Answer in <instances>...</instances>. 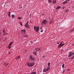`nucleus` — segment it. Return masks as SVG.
Segmentation results:
<instances>
[{"mask_svg": "<svg viewBox=\"0 0 74 74\" xmlns=\"http://www.w3.org/2000/svg\"><path fill=\"white\" fill-rule=\"evenodd\" d=\"M67 71H69V70H70V69H67Z\"/></svg>", "mask_w": 74, "mask_h": 74, "instance_id": "nucleus-43", "label": "nucleus"}, {"mask_svg": "<svg viewBox=\"0 0 74 74\" xmlns=\"http://www.w3.org/2000/svg\"><path fill=\"white\" fill-rule=\"evenodd\" d=\"M2 33H3V35H4V34H5V29H3V30Z\"/></svg>", "mask_w": 74, "mask_h": 74, "instance_id": "nucleus-17", "label": "nucleus"}, {"mask_svg": "<svg viewBox=\"0 0 74 74\" xmlns=\"http://www.w3.org/2000/svg\"><path fill=\"white\" fill-rule=\"evenodd\" d=\"M43 32V30H42L40 31V32Z\"/></svg>", "mask_w": 74, "mask_h": 74, "instance_id": "nucleus-41", "label": "nucleus"}, {"mask_svg": "<svg viewBox=\"0 0 74 74\" xmlns=\"http://www.w3.org/2000/svg\"><path fill=\"white\" fill-rule=\"evenodd\" d=\"M8 16H9L10 18H11V12H8Z\"/></svg>", "mask_w": 74, "mask_h": 74, "instance_id": "nucleus-7", "label": "nucleus"}, {"mask_svg": "<svg viewBox=\"0 0 74 74\" xmlns=\"http://www.w3.org/2000/svg\"><path fill=\"white\" fill-rule=\"evenodd\" d=\"M7 40V38H5V40Z\"/></svg>", "mask_w": 74, "mask_h": 74, "instance_id": "nucleus-46", "label": "nucleus"}, {"mask_svg": "<svg viewBox=\"0 0 74 74\" xmlns=\"http://www.w3.org/2000/svg\"><path fill=\"white\" fill-rule=\"evenodd\" d=\"M71 31L72 32H74V28H73L71 30Z\"/></svg>", "mask_w": 74, "mask_h": 74, "instance_id": "nucleus-24", "label": "nucleus"}, {"mask_svg": "<svg viewBox=\"0 0 74 74\" xmlns=\"http://www.w3.org/2000/svg\"><path fill=\"white\" fill-rule=\"evenodd\" d=\"M21 34L24 35L26 33V31L25 29L21 30Z\"/></svg>", "mask_w": 74, "mask_h": 74, "instance_id": "nucleus-3", "label": "nucleus"}, {"mask_svg": "<svg viewBox=\"0 0 74 74\" xmlns=\"http://www.w3.org/2000/svg\"><path fill=\"white\" fill-rule=\"evenodd\" d=\"M8 48L9 49H11V46H10L9 45Z\"/></svg>", "mask_w": 74, "mask_h": 74, "instance_id": "nucleus-22", "label": "nucleus"}, {"mask_svg": "<svg viewBox=\"0 0 74 74\" xmlns=\"http://www.w3.org/2000/svg\"><path fill=\"white\" fill-rule=\"evenodd\" d=\"M33 74H36V73L35 72H32Z\"/></svg>", "mask_w": 74, "mask_h": 74, "instance_id": "nucleus-31", "label": "nucleus"}, {"mask_svg": "<svg viewBox=\"0 0 74 74\" xmlns=\"http://www.w3.org/2000/svg\"><path fill=\"white\" fill-rule=\"evenodd\" d=\"M65 11V12H69V10L67 9Z\"/></svg>", "mask_w": 74, "mask_h": 74, "instance_id": "nucleus-26", "label": "nucleus"}, {"mask_svg": "<svg viewBox=\"0 0 74 74\" xmlns=\"http://www.w3.org/2000/svg\"><path fill=\"white\" fill-rule=\"evenodd\" d=\"M20 6H21V5H19V7H20Z\"/></svg>", "mask_w": 74, "mask_h": 74, "instance_id": "nucleus-50", "label": "nucleus"}, {"mask_svg": "<svg viewBox=\"0 0 74 74\" xmlns=\"http://www.w3.org/2000/svg\"><path fill=\"white\" fill-rule=\"evenodd\" d=\"M50 64H51V63L50 62H48L47 63V65H48V67H49Z\"/></svg>", "mask_w": 74, "mask_h": 74, "instance_id": "nucleus-18", "label": "nucleus"}, {"mask_svg": "<svg viewBox=\"0 0 74 74\" xmlns=\"http://www.w3.org/2000/svg\"><path fill=\"white\" fill-rule=\"evenodd\" d=\"M71 54H69V55H68V57L69 58H70V57H71Z\"/></svg>", "mask_w": 74, "mask_h": 74, "instance_id": "nucleus-29", "label": "nucleus"}, {"mask_svg": "<svg viewBox=\"0 0 74 74\" xmlns=\"http://www.w3.org/2000/svg\"><path fill=\"white\" fill-rule=\"evenodd\" d=\"M59 48H61V47H62L61 46H60L59 47Z\"/></svg>", "mask_w": 74, "mask_h": 74, "instance_id": "nucleus-44", "label": "nucleus"}, {"mask_svg": "<svg viewBox=\"0 0 74 74\" xmlns=\"http://www.w3.org/2000/svg\"><path fill=\"white\" fill-rule=\"evenodd\" d=\"M65 8V7L64 6H63L62 7V9H64Z\"/></svg>", "mask_w": 74, "mask_h": 74, "instance_id": "nucleus-32", "label": "nucleus"}, {"mask_svg": "<svg viewBox=\"0 0 74 74\" xmlns=\"http://www.w3.org/2000/svg\"><path fill=\"white\" fill-rule=\"evenodd\" d=\"M71 0H68V1H70Z\"/></svg>", "mask_w": 74, "mask_h": 74, "instance_id": "nucleus-52", "label": "nucleus"}, {"mask_svg": "<svg viewBox=\"0 0 74 74\" xmlns=\"http://www.w3.org/2000/svg\"><path fill=\"white\" fill-rule=\"evenodd\" d=\"M74 54V53H72L71 54V56H72V55H73Z\"/></svg>", "mask_w": 74, "mask_h": 74, "instance_id": "nucleus-30", "label": "nucleus"}, {"mask_svg": "<svg viewBox=\"0 0 74 74\" xmlns=\"http://www.w3.org/2000/svg\"><path fill=\"white\" fill-rule=\"evenodd\" d=\"M65 71V70H63V73H64Z\"/></svg>", "mask_w": 74, "mask_h": 74, "instance_id": "nucleus-37", "label": "nucleus"}, {"mask_svg": "<svg viewBox=\"0 0 74 74\" xmlns=\"http://www.w3.org/2000/svg\"><path fill=\"white\" fill-rule=\"evenodd\" d=\"M67 0H66V1H65L63 2L62 3V4H66V3H67Z\"/></svg>", "mask_w": 74, "mask_h": 74, "instance_id": "nucleus-10", "label": "nucleus"}, {"mask_svg": "<svg viewBox=\"0 0 74 74\" xmlns=\"http://www.w3.org/2000/svg\"><path fill=\"white\" fill-rule=\"evenodd\" d=\"M8 34L7 33H5V34H4V35H5V34Z\"/></svg>", "mask_w": 74, "mask_h": 74, "instance_id": "nucleus-39", "label": "nucleus"}, {"mask_svg": "<svg viewBox=\"0 0 74 74\" xmlns=\"http://www.w3.org/2000/svg\"><path fill=\"white\" fill-rule=\"evenodd\" d=\"M64 64H62V68H64Z\"/></svg>", "mask_w": 74, "mask_h": 74, "instance_id": "nucleus-25", "label": "nucleus"}, {"mask_svg": "<svg viewBox=\"0 0 74 74\" xmlns=\"http://www.w3.org/2000/svg\"><path fill=\"white\" fill-rule=\"evenodd\" d=\"M52 3L53 4H55L56 3V0H52Z\"/></svg>", "mask_w": 74, "mask_h": 74, "instance_id": "nucleus-8", "label": "nucleus"}, {"mask_svg": "<svg viewBox=\"0 0 74 74\" xmlns=\"http://www.w3.org/2000/svg\"><path fill=\"white\" fill-rule=\"evenodd\" d=\"M20 8H22V6H20Z\"/></svg>", "mask_w": 74, "mask_h": 74, "instance_id": "nucleus-40", "label": "nucleus"}, {"mask_svg": "<svg viewBox=\"0 0 74 74\" xmlns=\"http://www.w3.org/2000/svg\"><path fill=\"white\" fill-rule=\"evenodd\" d=\"M52 0H48V1H49V3H52Z\"/></svg>", "mask_w": 74, "mask_h": 74, "instance_id": "nucleus-23", "label": "nucleus"}, {"mask_svg": "<svg viewBox=\"0 0 74 74\" xmlns=\"http://www.w3.org/2000/svg\"><path fill=\"white\" fill-rule=\"evenodd\" d=\"M62 44V42L60 43V45L58 46V47H59L60 46V45H61Z\"/></svg>", "mask_w": 74, "mask_h": 74, "instance_id": "nucleus-20", "label": "nucleus"}, {"mask_svg": "<svg viewBox=\"0 0 74 74\" xmlns=\"http://www.w3.org/2000/svg\"><path fill=\"white\" fill-rule=\"evenodd\" d=\"M61 8V6H58L56 8V10H58V9H60Z\"/></svg>", "mask_w": 74, "mask_h": 74, "instance_id": "nucleus-13", "label": "nucleus"}, {"mask_svg": "<svg viewBox=\"0 0 74 74\" xmlns=\"http://www.w3.org/2000/svg\"><path fill=\"white\" fill-rule=\"evenodd\" d=\"M42 15H44V14H42Z\"/></svg>", "mask_w": 74, "mask_h": 74, "instance_id": "nucleus-51", "label": "nucleus"}, {"mask_svg": "<svg viewBox=\"0 0 74 74\" xmlns=\"http://www.w3.org/2000/svg\"><path fill=\"white\" fill-rule=\"evenodd\" d=\"M13 43V42H11L10 44H9V45L10 46H11V44H12V43Z\"/></svg>", "mask_w": 74, "mask_h": 74, "instance_id": "nucleus-21", "label": "nucleus"}, {"mask_svg": "<svg viewBox=\"0 0 74 74\" xmlns=\"http://www.w3.org/2000/svg\"><path fill=\"white\" fill-rule=\"evenodd\" d=\"M72 46H74V43L72 44Z\"/></svg>", "mask_w": 74, "mask_h": 74, "instance_id": "nucleus-42", "label": "nucleus"}, {"mask_svg": "<svg viewBox=\"0 0 74 74\" xmlns=\"http://www.w3.org/2000/svg\"><path fill=\"white\" fill-rule=\"evenodd\" d=\"M29 23V21H27L26 24H28Z\"/></svg>", "mask_w": 74, "mask_h": 74, "instance_id": "nucleus-34", "label": "nucleus"}, {"mask_svg": "<svg viewBox=\"0 0 74 74\" xmlns=\"http://www.w3.org/2000/svg\"><path fill=\"white\" fill-rule=\"evenodd\" d=\"M19 23L20 24L21 26H22V23H21V22H19Z\"/></svg>", "mask_w": 74, "mask_h": 74, "instance_id": "nucleus-28", "label": "nucleus"}, {"mask_svg": "<svg viewBox=\"0 0 74 74\" xmlns=\"http://www.w3.org/2000/svg\"><path fill=\"white\" fill-rule=\"evenodd\" d=\"M41 50V49L40 48H38L35 49V51L36 52H37L38 51H39Z\"/></svg>", "mask_w": 74, "mask_h": 74, "instance_id": "nucleus-6", "label": "nucleus"}, {"mask_svg": "<svg viewBox=\"0 0 74 74\" xmlns=\"http://www.w3.org/2000/svg\"><path fill=\"white\" fill-rule=\"evenodd\" d=\"M72 53V52H69V55H71Z\"/></svg>", "mask_w": 74, "mask_h": 74, "instance_id": "nucleus-35", "label": "nucleus"}, {"mask_svg": "<svg viewBox=\"0 0 74 74\" xmlns=\"http://www.w3.org/2000/svg\"><path fill=\"white\" fill-rule=\"evenodd\" d=\"M28 27V28H30V27H29V26H28V27Z\"/></svg>", "mask_w": 74, "mask_h": 74, "instance_id": "nucleus-45", "label": "nucleus"}, {"mask_svg": "<svg viewBox=\"0 0 74 74\" xmlns=\"http://www.w3.org/2000/svg\"><path fill=\"white\" fill-rule=\"evenodd\" d=\"M39 28H40V27L38 26V27H34V29L35 30V32H38V30H39Z\"/></svg>", "mask_w": 74, "mask_h": 74, "instance_id": "nucleus-2", "label": "nucleus"}, {"mask_svg": "<svg viewBox=\"0 0 74 74\" xmlns=\"http://www.w3.org/2000/svg\"><path fill=\"white\" fill-rule=\"evenodd\" d=\"M20 56H17L16 58V59L17 60V59H19V58H20Z\"/></svg>", "mask_w": 74, "mask_h": 74, "instance_id": "nucleus-16", "label": "nucleus"}, {"mask_svg": "<svg viewBox=\"0 0 74 74\" xmlns=\"http://www.w3.org/2000/svg\"><path fill=\"white\" fill-rule=\"evenodd\" d=\"M27 64L28 67H30L33 66L35 64V63L34 62H28L27 63Z\"/></svg>", "mask_w": 74, "mask_h": 74, "instance_id": "nucleus-1", "label": "nucleus"}, {"mask_svg": "<svg viewBox=\"0 0 74 74\" xmlns=\"http://www.w3.org/2000/svg\"><path fill=\"white\" fill-rule=\"evenodd\" d=\"M50 69V67L49 66L48 67L47 69V71H49Z\"/></svg>", "mask_w": 74, "mask_h": 74, "instance_id": "nucleus-15", "label": "nucleus"}, {"mask_svg": "<svg viewBox=\"0 0 74 74\" xmlns=\"http://www.w3.org/2000/svg\"><path fill=\"white\" fill-rule=\"evenodd\" d=\"M33 53V54L34 55H37V52L36 51H34Z\"/></svg>", "mask_w": 74, "mask_h": 74, "instance_id": "nucleus-12", "label": "nucleus"}, {"mask_svg": "<svg viewBox=\"0 0 74 74\" xmlns=\"http://www.w3.org/2000/svg\"><path fill=\"white\" fill-rule=\"evenodd\" d=\"M59 43H60V42H59L58 43H57V44H59Z\"/></svg>", "mask_w": 74, "mask_h": 74, "instance_id": "nucleus-47", "label": "nucleus"}, {"mask_svg": "<svg viewBox=\"0 0 74 74\" xmlns=\"http://www.w3.org/2000/svg\"><path fill=\"white\" fill-rule=\"evenodd\" d=\"M64 45V44H62V45H60L61 47H63V46Z\"/></svg>", "mask_w": 74, "mask_h": 74, "instance_id": "nucleus-27", "label": "nucleus"}, {"mask_svg": "<svg viewBox=\"0 0 74 74\" xmlns=\"http://www.w3.org/2000/svg\"><path fill=\"white\" fill-rule=\"evenodd\" d=\"M25 27H28V26H29V24H25Z\"/></svg>", "mask_w": 74, "mask_h": 74, "instance_id": "nucleus-9", "label": "nucleus"}, {"mask_svg": "<svg viewBox=\"0 0 74 74\" xmlns=\"http://www.w3.org/2000/svg\"><path fill=\"white\" fill-rule=\"evenodd\" d=\"M28 36V35H26L25 36V37H27Z\"/></svg>", "mask_w": 74, "mask_h": 74, "instance_id": "nucleus-38", "label": "nucleus"}, {"mask_svg": "<svg viewBox=\"0 0 74 74\" xmlns=\"http://www.w3.org/2000/svg\"><path fill=\"white\" fill-rule=\"evenodd\" d=\"M8 64H9V63H6V66H8Z\"/></svg>", "mask_w": 74, "mask_h": 74, "instance_id": "nucleus-33", "label": "nucleus"}, {"mask_svg": "<svg viewBox=\"0 0 74 74\" xmlns=\"http://www.w3.org/2000/svg\"><path fill=\"white\" fill-rule=\"evenodd\" d=\"M22 18L20 17H18V18H17V19L19 20H21Z\"/></svg>", "mask_w": 74, "mask_h": 74, "instance_id": "nucleus-14", "label": "nucleus"}, {"mask_svg": "<svg viewBox=\"0 0 74 74\" xmlns=\"http://www.w3.org/2000/svg\"><path fill=\"white\" fill-rule=\"evenodd\" d=\"M43 71L45 72H45H47V71H48L47 70V69H45L43 70Z\"/></svg>", "mask_w": 74, "mask_h": 74, "instance_id": "nucleus-11", "label": "nucleus"}, {"mask_svg": "<svg viewBox=\"0 0 74 74\" xmlns=\"http://www.w3.org/2000/svg\"><path fill=\"white\" fill-rule=\"evenodd\" d=\"M30 42H31V43H33L32 41H31Z\"/></svg>", "mask_w": 74, "mask_h": 74, "instance_id": "nucleus-48", "label": "nucleus"}, {"mask_svg": "<svg viewBox=\"0 0 74 74\" xmlns=\"http://www.w3.org/2000/svg\"><path fill=\"white\" fill-rule=\"evenodd\" d=\"M30 74H33V72L31 73H30Z\"/></svg>", "mask_w": 74, "mask_h": 74, "instance_id": "nucleus-49", "label": "nucleus"}, {"mask_svg": "<svg viewBox=\"0 0 74 74\" xmlns=\"http://www.w3.org/2000/svg\"><path fill=\"white\" fill-rule=\"evenodd\" d=\"M29 60L32 61H34L35 60V58L32 57V56H30V57L29 58Z\"/></svg>", "mask_w": 74, "mask_h": 74, "instance_id": "nucleus-4", "label": "nucleus"}, {"mask_svg": "<svg viewBox=\"0 0 74 74\" xmlns=\"http://www.w3.org/2000/svg\"><path fill=\"white\" fill-rule=\"evenodd\" d=\"M47 23H48V21L45 20L44 21H43L42 22V23L43 25H46Z\"/></svg>", "mask_w": 74, "mask_h": 74, "instance_id": "nucleus-5", "label": "nucleus"}, {"mask_svg": "<svg viewBox=\"0 0 74 74\" xmlns=\"http://www.w3.org/2000/svg\"><path fill=\"white\" fill-rule=\"evenodd\" d=\"M15 16V15L14 14H12V18H14V17Z\"/></svg>", "mask_w": 74, "mask_h": 74, "instance_id": "nucleus-19", "label": "nucleus"}, {"mask_svg": "<svg viewBox=\"0 0 74 74\" xmlns=\"http://www.w3.org/2000/svg\"><path fill=\"white\" fill-rule=\"evenodd\" d=\"M3 65L5 66H6V63H5L3 64Z\"/></svg>", "mask_w": 74, "mask_h": 74, "instance_id": "nucleus-36", "label": "nucleus"}]
</instances>
